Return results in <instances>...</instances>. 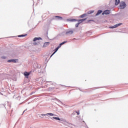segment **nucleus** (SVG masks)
I'll list each match as a JSON object with an SVG mask.
<instances>
[{
  "mask_svg": "<svg viewBox=\"0 0 128 128\" xmlns=\"http://www.w3.org/2000/svg\"><path fill=\"white\" fill-rule=\"evenodd\" d=\"M66 42H67V41H64V42H63L62 43L58 45V47L56 48V49L55 50L54 52L52 54V56H50V58H52V56H53L54 54L55 53H56V52H58V50L62 46V44H66Z\"/></svg>",
  "mask_w": 128,
  "mask_h": 128,
  "instance_id": "nucleus-1",
  "label": "nucleus"
},
{
  "mask_svg": "<svg viewBox=\"0 0 128 128\" xmlns=\"http://www.w3.org/2000/svg\"><path fill=\"white\" fill-rule=\"evenodd\" d=\"M120 6L121 8H124L126 7V4L124 2H123L121 3V4H120Z\"/></svg>",
  "mask_w": 128,
  "mask_h": 128,
  "instance_id": "nucleus-2",
  "label": "nucleus"
},
{
  "mask_svg": "<svg viewBox=\"0 0 128 128\" xmlns=\"http://www.w3.org/2000/svg\"><path fill=\"white\" fill-rule=\"evenodd\" d=\"M110 14V10H105L103 13H102V14Z\"/></svg>",
  "mask_w": 128,
  "mask_h": 128,
  "instance_id": "nucleus-3",
  "label": "nucleus"
},
{
  "mask_svg": "<svg viewBox=\"0 0 128 128\" xmlns=\"http://www.w3.org/2000/svg\"><path fill=\"white\" fill-rule=\"evenodd\" d=\"M16 60H18L16 59H12V60H8V62H14V63H16Z\"/></svg>",
  "mask_w": 128,
  "mask_h": 128,
  "instance_id": "nucleus-4",
  "label": "nucleus"
},
{
  "mask_svg": "<svg viewBox=\"0 0 128 128\" xmlns=\"http://www.w3.org/2000/svg\"><path fill=\"white\" fill-rule=\"evenodd\" d=\"M30 72H24V75L26 76V78H28V76L30 75Z\"/></svg>",
  "mask_w": 128,
  "mask_h": 128,
  "instance_id": "nucleus-5",
  "label": "nucleus"
},
{
  "mask_svg": "<svg viewBox=\"0 0 128 128\" xmlns=\"http://www.w3.org/2000/svg\"><path fill=\"white\" fill-rule=\"evenodd\" d=\"M50 44V42H45V43L44 44L43 47L44 48H46V47H47Z\"/></svg>",
  "mask_w": 128,
  "mask_h": 128,
  "instance_id": "nucleus-6",
  "label": "nucleus"
},
{
  "mask_svg": "<svg viewBox=\"0 0 128 128\" xmlns=\"http://www.w3.org/2000/svg\"><path fill=\"white\" fill-rule=\"evenodd\" d=\"M122 24H116V25H114V27H110V28H118V26L122 25Z\"/></svg>",
  "mask_w": 128,
  "mask_h": 128,
  "instance_id": "nucleus-7",
  "label": "nucleus"
},
{
  "mask_svg": "<svg viewBox=\"0 0 128 128\" xmlns=\"http://www.w3.org/2000/svg\"><path fill=\"white\" fill-rule=\"evenodd\" d=\"M86 18L80 19V20H78V22L80 24V23L84 22V21L86 20Z\"/></svg>",
  "mask_w": 128,
  "mask_h": 128,
  "instance_id": "nucleus-8",
  "label": "nucleus"
},
{
  "mask_svg": "<svg viewBox=\"0 0 128 128\" xmlns=\"http://www.w3.org/2000/svg\"><path fill=\"white\" fill-rule=\"evenodd\" d=\"M42 40V38H34L33 40L34 42H36V40Z\"/></svg>",
  "mask_w": 128,
  "mask_h": 128,
  "instance_id": "nucleus-9",
  "label": "nucleus"
},
{
  "mask_svg": "<svg viewBox=\"0 0 128 128\" xmlns=\"http://www.w3.org/2000/svg\"><path fill=\"white\" fill-rule=\"evenodd\" d=\"M55 18H56L57 20H62V17H60V16H55Z\"/></svg>",
  "mask_w": 128,
  "mask_h": 128,
  "instance_id": "nucleus-10",
  "label": "nucleus"
},
{
  "mask_svg": "<svg viewBox=\"0 0 128 128\" xmlns=\"http://www.w3.org/2000/svg\"><path fill=\"white\" fill-rule=\"evenodd\" d=\"M73 34L72 30L68 31V32H66V34Z\"/></svg>",
  "mask_w": 128,
  "mask_h": 128,
  "instance_id": "nucleus-11",
  "label": "nucleus"
},
{
  "mask_svg": "<svg viewBox=\"0 0 128 128\" xmlns=\"http://www.w3.org/2000/svg\"><path fill=\"white\" fill-rule=\"evenodd\" d=\"M48 115H49L50 116H54V114H52V113H48V114H44V116H48Z\"/></svg>",
  "mask_w": 128,
  "mask_h": 128,
  "instance_id": "nucleus-12",
  "label": "nucleus"
},
{
  "mask_svg": "<svg viewBox=\"0 0 128 128\" xmlns=\"http://www.w3.org/2000/svg\"><path fill=\"white\" fill-rule=\"evenodd\" d=\"M102 10H98L96 16H98V15L100 14H102Z\"/></svg>",
  "mask_w": 128,
  "mask_h": 128,
  "instance_id": "nucleus-13",
  "label": "nucleus"
},
{
  "mask_svg": "<svg viewBox=\"0 0 128 128\" xmlns=\"http://www.w3.org/2000/svg\"><path fill=\"white\" fill-rule=\"evenodd\" d=\"M120 3V0H116V5H118Z\"/></svg>",
  "mask_w": 128,
  "mask_h": 128,
  "instance_id": "nucleus-14",
  "label": "nucleus"
},
{
  "mask_svg": "<svg viewBox=\"0 0 128 128\" xmlns=\"http://www.w3.org/2000/svg\"><path fill=\"white\" fill-rule=\"evenodd\" d=\"M53 118L54 120H60V118H58V117H53Z\"/></svg>",
  "mask_w": 128,
  "mask_h": 128,
  "instance_id": "nucleus-15",
  "label": "nucleus"
},
{
  "mask_svg": "<svg viewBox=\"0 0 128 128\" xmlns=\"http://www.w3.org/2000/svg\"><path fill=\"white\" fill-rule=\"evenodd\" d=\"M86 14H82L80 16V18H84V16H86Z\"/></svg>",
  "mask_w": 128,
  "mask_h": 128,
  "instance_id": "nucleus-16",
  "label": "nucleus"
},
{
  "mask_svg": "<svg viewBox=\"0 0 128 128\" xmlns=\"http://www.w3.org/2000/svg\"><path fill=\"white\" fill-rule=\"evenodd\" d=\"M27 34L19 36L18 37H24L26 36Z\"/></svg>",
  "mask_w": 128,
  "mask_h": 128,
  "instance_id": "nucleus-17",
  "label": "nucleus"
},
{
  "mask_svg": "<svg viewBox=\"0 0 128 128\" xmlns=\"http://www.w3.org/2000/svg\"><path fill=\"white\" fill-rule=\"evenodd\" d=\"M79 25H80V24L78 22V24H76V28H78V26H79Z\"/></svg>",
  "mask_w": 128,
  "mask_h": 128,
  "instance_id": "nucleus-18",
  "label": "nucleus"
},
{
  "mask_svg": "<svg viewBox=\"0 0 128 128\" xmlns=\"http://www.w3.org/2000/svg\"><path fill=\"white\" fill-rule=\"evenodd\" d=\"M76 112L78 114V115H80V111H76Z\"/></svg>",
  "mask_w": 128,
  "mask_h": 128,
  "instance_id": "nucleus-19",
  "label": "nucleus"
},
{
  "mask_svg": "<svg viewBox=\"0 0 128 128\" xmlns=\"http://www.w3.org/2000/svg\"><path fill=\"white\" fill-rule=\"evenodd\" d=\"M2 58H4V59H5V58H6V57L5 56H2Z\"/></svg>",
  "mask_w": 128,
  "mask_h": 128,
  "instance_id": "nucleus-20",
  "label": "nucleus"
},
{
  "mask_svg": "<svg viewBox=\"0 0 128 128\" xmlns=\"http://www.w3.org/2000/svg\"><path fill=\"white\" fill-rule=\"evenodd\" d=\"M92 12H94L90 11V12H88V14H92Z\"/></svg>",
  "mask_w": 128,
  "mask_h": 128,
  "instance_id": "nucleus-21",
  "label": "nucleus"
},
{
  "mask_svg": "<svg viewBox=\"0 0 128 128\" xmlns=\"http://www.w3.org/2000/svg\"><path fill=\"white\" fill-rule=\"evenodd\" d=\"M74 20H73V21H74Z\"/></svg>",
  "mask_w": 128,
  "mask_h": 128,
  "instance_id": "nucleus-22",
  "label": "nucleus"
}]
</instances>
